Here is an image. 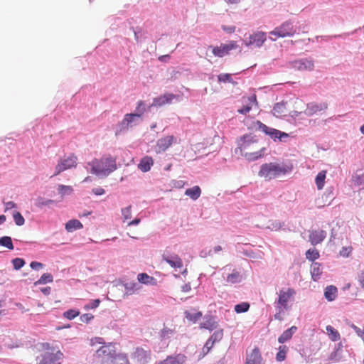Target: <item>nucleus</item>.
<instances>
[{
	"label": "nucleus",
	"instance_id": "f257e3e1",
	"mask_svg": "<svg viewBox=\"0 0 364 364\" xmlns=\"http://www.w3.org/2000/svg\"><path fill=\"white\" fill-rule=\"evenodd\" d=\"M238 148L248 161H255L264 155V147H262L258 139L252 134H245L238 142Z\"/></svg>",
	"mask_w": 364,
	"mask_h": 364
},
{
	"label": "nucleus",
	"instance_id": "f03ea898",
	"mask_svg": "<svg viewBox=\"0 0 364 364\" xmlns=\"http://www.w3.org/2000/svg\"><path fill=\"white\" fill-rule=\"evenodd\" d=\"M292 169L293 165L291 164H281L270 162L261 166L258 175L266 181H271L291 172Z\"/></svg>",
	"mask_w": 364,
	"mask_h": 364
},
{
	"label": "nucleus",
	"instance_id": "7ed1b4c3",
	"mask_svg": "<svg viewBox=\"0 0 364 364\" xmlns=\"http://www.w3.org/2000/svg\"><path fill=\"white\" fill-rule=\"evenodd\" d=\"M88 164L92 167L91 173L97 176H107L117 168L116 160L111 156L95 159Z\"/></svg>",
	"mask_w": 364,
	"mask_h": 364
},
{
	"label": "nucleus",
	"instance_id": "20e7f679",
	"mask_svg": "<svg viewBox=\"0 0 364 364\" xmlns=\"http://www.w3.org/2000/svg\"><path fill=\"white\" fill-rule=\"evenodd\" d=\"M296 33V28L290 21H285L280 26L277 27L269 33L274 37H271L272 41H276L279 38H285L293 36Z\"/></svg>",
	"mask_w": 364,
	"mask_h": 364
},
{
	"label": "nucleus",
	"instance_id": "39448f33",
	"mask_svg": "<svg viewBox=\"0 0 364 364\" xmlns=\"http://www.w3.org/2000/svg\"><path fill=\"white\" fill-rule=\"evenodd\" d=\"M116 355L115 347L112 343H105L96 350V356L101 360V364H109Z\"/></svg>",
	"mask_w": 364,
	"mask_h": 364
},
{
	"label": "nucleus",
	"instance_id": "423d86ee",
	"mask_svg": "<svg viewBox=\"0 0 364 364\" xmlns=\"http://www.w3.org/2000/svg\"><path fill=\"white\" fill-rule=\"evenodd\" d=\"M296 291L292 288L282 289L278 293L277 301L279 313L289 308L288 303L294 298Z\"/></svg>",
	"mask_w": 364,
	"mask_h": 364
},
{
	"label": "nucleus",
	"instance_id": "0eeeda50",
	"mask_svg": "<svg viewBox=\"0 0 364 364\" xmlns=\"http://www.w3.org/2000/svg\"><path fill=\"white\" fill-rule=\"evenodd\" d=\"M253 125L255 129L264 132L267 135L269 136L274 140L278 139L280 141H282L283 138H287L289 136L288 134L282 132L276 129L269 127L259 120L253 123Z\"/></svg>",
	"mask_w": 364,
	"mask_h": 364
},
{
	"label": "nucleus",
	"instance_id": "6e6552de",
	"mask_svg": "<svg viewBox=\"0 0 364 364\" xmlns=\"http://www.w3.org/2000/svg\"><path fill=\"white\" fill-rule=\"evenodd\" d=\"M64 354L60 350L54 352H46L37 357L38 364H61Z\"/></svg>",
	"mask_w": 364,
	"mask_h": 364
},
{
	"label": "nucleus",
	"instance_id": "1a4fd4ad",
	"mask_svg": "<svg viewBox=\"0 0 364 364\" xmlns=\"http://www.w3.org/2000/svg\"><path fill=\"white\" fill-rule=\"evenodd\" d=\"M77 156L72 154L67 158L60 159L55 166L54 176H57L61 172L74 168L77 166Z\"/></svg>",
	"mask_w": 364,
	"mask_h": 364
},
{
	"label": "nucleus",
	"instance_id": "9d476101",
	"mask_svg": "<svg viewBox=\"0 0 364 364\" xmlns=\"http://www.w3.org/2000/svg\"><path fill=\"white\" fill-rule=\"evenodd\" d=\"M237 42L231 41L228 43H221L219 46L213 47L212 51L215 56L223 58L228 55L232 50L237 49Z\"/></svg>",
	"mask_w": 364,
	"mask_h": 364
},
{
	"label": "nucleus",
	"instance_id": "9b49d317",
	"mask_svg": "<svg viewBox=\"0 0 364 364\" xmlns=\"http://www.w3.org/2000/svg\"><path fill=\"white\" fill-rule=\"evenodd\" d=\"M241 101L242 106L237 110V112L240 114H246L252 109L254 106L258 107L257 97L255 94L251 96H243L241 99Z\"/></svg>",
	"mask_w": 364,
	"mask_h": 364
},
{
	"label": "nucleus",
	"instance_id": "f8f14e48",
	"mask_svg": "<svg viewBox=\"0 0 364 364\" xmlns=\"http://www.w3.org/2000/svg\"><path fill=\"white\" fill-rule=\"evenodd\" d=\"M328 109V103L325 102H312L306 104L305 108V115L311 117L314 114L325 112Z\"/></svg>",
	"mask_w": 364,
	"mask_h": 364
},
{
	"label": "nucleus",
	"instance_id": "ddd939ff",
	"mask_svg": "<svg viewBox=\"0 0 364 364\" xmlns=\"http://www.w3.org/2000/svg\"><path fill=\"white\" fill-rule=\"evenodd\" d=\"M176 142V138L173 135H168L160 138L156 141V152L161 153L166 151L173 144Z\"/></svg>",
	"mask_w": 364,
	"mask_h": 364
},
{
	"label": "nucleus",
	"instance_id": "4468645a",
	"mask_svg": "<svg viewBox=\"0 0 364 364\" xmlns=\"http://www.w3.org/2000/svg\"><path fill=\"white\" fill-rule=\"evenodd\" d=\"M290 66L300 71L313 70L314 68V61L309 59H300L289 63Z\"/></svg>",
	"mask_w": 364,
	"mask_h": 364
},
{
	"label": "nucleus",
	"instance_id": "2eb2a0df",
	"mask_svg": "<svg viewBox=\"0 0 364 364\" xmlns=\"http://www.w3.org/2000/svg\"><path fill=\"white\" fill-rule=\"evenodd\" d=\"M266 41V34L264 32L258 31L252 35H250L248 40L245 41L247 46L254 45L257 47H261L264 42Z\"/></svg>",
	"mask_w": 364,
	"mask_h": 364
},
{
	"label": "nucleus",
	"instance_id": "dca6fc26",
	"mask_svg": "<svg viewBox=\"0 0 364 364\" xmlns=\"http://www.w3.org/2000/svg\"><path fill=\"white\" fill-rule=\"evenodd\" d=\"M306 105L303 100L296 99L291 106H289V115L292 117H297L302 113L305 114Z\"/></svg>",
	"mask_w": 364,
	"mask_h": 364
},
{
	"label": "nucleus",
	"instance_id": "f3484780",
	"mask_svg": "<svg viewBox=\"0 0 364 364\" xmlns=\"http://www.w3.org/2000/svg\"><path fill=\"white\" fill-rule=\"evenodd\" d=\"M132 357L137 363L146 364L151 358V352L142 348H136L135 351L132 353Z\"/></svg>",
	"mask_w": 364,
	"mask_h": 364
},
{
	"label": "nucleus",
	"instance_id": "a211bd4d",
	"mask_svg": "<svg viewBox=\"0 0 364 364\" xmlns=\"http://www.w3.org/2000/svg\"><path fill=\"white\" fill-rule=\"evenodd\" d=\"M176 98V96L172 93H165L163 95L154 98L153 102L150 107H161L167 104H171Z\"/></svg>",
	"mask_w": 364,
	"mask_h": 364
},
{
	"label": "nucleus",
	"instance_id": "6ab92c4d",
	"mask_svg": "<svg viewBox=\"0 0 364 364\" xmlns=\"http://www.w3.org/2000/svg\"><path fill=\"white\" fill-rule=\"evenodd\" d=\"M162 257L163 259L173 268L176 269H181L183 268L182 259L177 255L164 254ZM179 272H181V271L179 270ZM182 273H183V272H182Z\"/></svg>",
	"mask_w": 364,
	"mask_h": 364
},
{
	"label": "nucleus",
	"instance_id": "aec40b11",
	"mask_svg": "<svg viewBox=\"0 0 364 364\" xmlns=\"http://www.w3.org/2000/svg\"><path fill=\"white\" fill-rule=\"evenodd\" d=\"M246 364H262V358L257 347L246 354Z\"/></svg>",
	"mask_w": 364,
	"mask_h": 364
},
{
	"label": "nucleus",
	"instance_id": "412c9836",
	"mask_svg": "<svg viewBox=\"0 0 364 364\" xmlns=\"http://www.w3.org/2000/svg\"><path fill=\"white\" fill-rule=\"evenodd\" d=\"M272 114L276 117L280 118L289 115V108L287 102H278L274 105Z\"/></svg>",
	"mask_w": 364,
	"mask_h": 364
},
{
	"label": "nucleus",
	"instance_id": "4be33fe9",
	"mask_svg": "<svg viewBox=\"0 0 364 364\" xmlns=\"http://www.w3.org/2000/svg\"><path fill=\"white\" fill-rule=\"evenodd\" d=\"M326 237V232L323 230H311L309 233V241L313 245L321 243Z\"/></svg>",
	"mask_w": 364,
	"mask_h": 364
},
{
	"label": "nucleus",
	"instance_id": "5701e85b",
	"mask_svg": "<svg viewBox=\"0 0 364 364\" xmlns=\"http://www.w3.org/2000/svg\"><path fill=\"white\" fill-rule=\"evenodd\" d=\"M186 360V357L184 355L178 354L175 356H168L159 364H183Z\"/></svg>",
	"mask_w": 364,
	"mask_h": 364
},
{
	"label": "nucleus",
	"instance_id": "b1692460",
	"mask_svg": "<svg viewBox=\"0 0 364 364\" xmlns=\"http://www.w3.org/2000/svg\"><path fill=\"white\" fill-rule=\"evenodd\" d=\"M153 164V159L151 156H146L141 159L138 168L143 172H147L151 169Z\"/></svg>",
	"mask_w": 364,
	"mask_h": 364
},
{
	"label": "nucleus",
	"instance_id": "393cba45",
	"mask_svg": "<svg viewBox=\"0 0 364 364\" xmlns=\"http://www.w3.org/2000/svg\"><path fill=\"white\" fill-rule=\"evenodd\" d=\"M242 279V276L241 273L236 269H233V271L227 276L225 281L228 284H234L240 283Z\"/></svg>",
	"mask_w": 364,
	"mask_h": 364
},
{
	"label": "nucleus",
	"instance_id": "a878e982",
	"mask_svg": "<svg viewBox=\"0 0 364 364\" xmlns=\"http://www.w3.org/2000/svg\"><path fill=\"white\" fill-rule=\"evenodd\" d=\"M296 330H297V327L295 326H293L291 328L284 331L278 338L279 343H284L286 341L290 340L293 334L296 331Z\"/></svg>",
	"mask_w": 364,
	"mask_h": 364
},
{
	"label": "nucleus",
	"instance_id": "bb28decb",
	"mask_svg": "<svg viewBox=\"0 0 364 364\" xmlns=\"http://www.w3.org/2000/svg\"><path fill=\"white\" fill-rule=\"evenodd\" d=\"M311 274L314 281H318L322 274V267L318 262H314L311 265Z\"/></svg>",
	"mask_w": 364,
	"mask_h": 364
},
{
	"label": "nucleus",
	"instance_id": "cd10ccee",
	"mask_svg": "<svg viewBox=\"0 0 364 364\" xmlns=\"http://www.w3.org/2000/svg\"><path fill=\"white\" fill-rule=\"evenodd\" d=\"M201 194L200 188L198 186H195L191 188H188L185 191V195L190 197L192 200H197Z\"/></svg>",
	"mask_w": 364,
	"mask_h": 364
},
{
	"label": "nucleus",
	"instance_id": "c85d7f7f",
	"mask_svg": "<svg viewBox=\"0 0 364 364\" xmlns=\"http://www.w3.org/2000/svg\"><path fill=\"white\" fill-rule=\"evenodd\" d=\"M326 334L329 339L332 341H338L341 339V335L339 332L335 329L332 326L328 325L326 327Z\"/></svg>",
	"mask_w": 364,
	"mask_h": 364
},
{
	"label": "nucleus",
	"instance_id": "c756f323",
	"mask_svg": "<svg viewBox=\"0 0 364 364\" xmlns=\"http://www.w3.org/2000/svg\"><path fill=\"white\" fill-rule=\"evenodd\" d=\"M337 292H338V290L336 287L332 286V285L328 286L325 289V292H324L325 298L328 301H332L335 300V299L336 298Z\"/></svg>",
	"mask_w": 364,
	"mask_h": 364
},
{
	"label": "nucleus",
	"instance_id": "7c9ffc66",
	"mask_svg": "<svg viewBox=\"0 0 364 364\" xmlns=\"http://www.w3.org/2000/svg\"><path fill=\"white\" fill-rule=\"evenodd\" d=\"M137 279L140 283L144 284L155 285L156 284V279L148 275L146 273H140L137 276Z\"/></svg>",
	"mask_w": 364,
	"mask_h": 364
},
{
	"label": "nucleus",
	"instance_id": "2f4dec72",
	"mask_svg": "<svg viewBox=\"0 0 364 364\" xmlns=\"http://www.w3.org/2000/svg\"><path fill=\"white\" fill-rule=\"evenodd\" d=\"M82 227V224L75 219L70 220L65 224V229L68 232H73V230L81 229Z\"/></svg>",
	"mask_w": 364,
	"mask_h": 364
},
{
	"label": "nucleus",
	"instance_id": "473e14b6",
	"mask_svg": "<svg viewBox=\"0 0 364 364\" xmlns=\"http://www.w3.org/2000/svg\"><path fill=\"white\" fill-rule=\"evenodd\" d=\"M326 173V171H321L316 177L315 182L318 190L322 189L324 186Z\"/></svg>",
	"mask_w": 364,
	"mask_h": 364
},
{
	"label": "nucleus",
	"instance_id": "72a5a7b5",
	"mask_svg": "<svg viewBox=\"0 0 364 364\" xmlns=\"http://www.w3.org/2000/svg\"><path fill=\"white\" fill-rule=\"evenodd\" d=\"M58 191L60 196L63 198L65 196L72 194L73 192V188L70 186L59 185L58 186Z\"/></svg>",
	"mask_w": 364,
	"mask_h": 364
},
{
	"label": "nucleus",
	"instance_id": "f704fd0d",
	"mask_svg": "<svg viewBox=\"0 0 364 364\" xmlns=\"http://www.w3.org/2000/svg\"><path fill=\"white\" fill-rule=\"evenodd\" d=\"M279 351L277 353L276 359L279 362H282L286 359L288 348L286 346H280L278 348Z\"/></svg>",
	"mask_w": 364,
	"mask_h": 364
},
{
	"label": "nucleus",
	"instance_id": "c9c22d12",
	"mask_svg": "<svg viewBox=\"0 0 364 364\" xmlns=\"http://www.w3.org/2000/svg\"><path fill=\"white\" fill-rule=\"evenodd\" d=\"M138 116L134 113H130L125 114L123 120L122 121V126L128 127L130 124L134 122Z\"/></svg>",
	"mask_w": 364,
	"mask_h": 364
},
{
	"label": "nucleus",
	"instance_id": "e433bc0d",
	"mask_svg": "<svg viewBox=\"0 0 364 364\" xmlns=\"http://www.w3.org/2000/svg\"><path fill=\"white\" fill-rule=\"evenodd\" d=\"M0 245L5 247L10 250H14L12 240L9 236H4L0 238Z\"/></svg>",
	"mask_w": 364,
	"mask_h": 364
},
{
	"label": "nucleus",
	"instance_id": "4c0bfd02",
	"mask_svg": "<svg viewBox=\"0 0 364 364\" xmlns=\"http://www.w3.org/2000/svg\"><path fill=\"white\" fill-rule=\"evenodd\" d=\"M319 256L320 255L318 251L315 248L309 249L306 252V259L312 262L317 259Z\"/></svg>",
	"mask_w": 364,
	"mask_h": 364
},
{
	"label": "nucleus",
	"instance_id": "58836bf2",
	"mask_svg": "<svg viewBox=\"0 0 364 364\" xmlns=\"http://www.w3.org/2000/svg\"><path fill=\"white\" fill-rule=\"evenodd\" d=\"M53 282V276L50 274L45 273L40 279L35 282V285L43 284Z\"/></svg>",
	"mask_w": 364,
	"mask_h": 364
},
{
	"label": "nucleus",
	"instance_id": "ea45409f",
	"mask_svg": "<svg viewBox=\"0 0 364 364\" xmlns=\"http://www.w3.org/2000/svg\"><path fill=\"white\" fill-rule=\"evenodd\" d=\"M54 203L55 201L53 200L38 198L36 200V205L38 208H43L44 206H48Z\"/></svg>",
	"mask_w": 364,
	"mask_h": 364
},
{
	"label": "nucleus",
	"instance_id": "a19ab883",
	"mask_svg": "<svg viewBox=\"0 0 364 364\" xmlns=\"http://www.w3.org/2000/svg\"><path fill=\"white\" fill-rule=\"evenodd\" d=\"M109 364H129L128 359L122 355H117Z\"/></svg>",
	"mask_w": 364,
	"mask_h": 364
},
{
	"label": "nucleus",
	"instance_id": "79ce46f5",
	"mask_svg": "<svg viewBox=\"0 0 364 364\" xmlns=\"http://www.w3.org/2000/svg\"><path fill=\"white\" fill-rule=\"evenodd\" d=\"M217 327V323L212 318L208 319L206 321L200 323V328L213 330Z\"/></svg>",
	"mask_w": 364,
	"mask_h": 364
},
{
	"label": "nucleus",
	"instance_id": "37998d69",
	"mask_svg": "<svg viewBox=\"0 0 364 364\" xmlns=\"http://www.w3.org/2000/svg\"><path fill=\"white\" fill-rule=\"evenodd\" d=\"M250 304L247 302H242L235 306V311L237 314L244 313L248 311Z\"/></svg>",
	"mask_w": 364,
	"mask_h": 364
},
{
	"label": "nucleus",
	"instance_id": "c03bdc74",
	"mask_svg": "<svg viewBox=\"0 0 364 364\" xmlns=\"http://www.w3.org/2000/svg\"><path fill=\"white\" fill-rule=\"evenodd\" d=\"M185 316L188 321L195 323L202 316V314L200 311L196 313H191L188 311H186Z\"/></svg>",
	"mask_w": 364,
	"mask_h": 364
},
{
	"label": "nucleus",
	"instance_id": "a18cd8bd",
	"mask_svg": "<svg viewBox=\"0 0 364 364\" xmlns=\"http://www.w3.org/2000/svg\"><path fill=\"white\" fill-rule=\"evenodd\" d=\"M146 112L145 103L142 100H139L137 102V106L136 107V114L138 117H141L143 114Z\"/></svg>",
	"mask_w": 364,
	"mask_h": 364
},
{
	"label": "nucleus",
	"instance_id": "49530a36",
	"mask_svg": "<svg viewBox=\"0 0 364 364\" xmlns=\"http://www.w3.org/2000/svg\"><path fill=\"white\" fill-rule=\"evenodd\" d=\"M125 289L127 294H134L136 291L139 290V287L137 283L132 282L129 284H126Z\"/></svg>",
	"mask_w": 364,
	"mask_h": 364
},
{
	"label": "nucleus",
	"instance_id": "de8ad7c7",
	"mask_svg": "<svg viewBox=\"0 0 364 364\" xmlns=\"http://www.w3.org/2000/svg\"><path fill=\"white\" fill-rule=\"evenodd\" d=\"M13 218H14V222H15L16 225L21 226L25 223V220H24L23 217L18 211H15L13 213Z\"/></svg>",
	"mask_w": 364,
	"mask_h": 364
},
{
	"label": "nucleus",
	"instance_id": "09e8293b",
	"mask_svg": "<svg viewBox=\"0 0 364 364\" xmlns=\"http://www.w3.org/2000/svg\"><path fill=\"white\" fill-rule=\"evenodd\" d=\"M80 314V311H76L75 309H70L63 313V316L65 318L72 320L77 317Z\"/></svg>",
	"mask_w": 364,
	"mask_h": 364
},
{
	"label": "nucleus",
	"instance_id": "8fccbe9b",
	"mask_svg": "<svg viewBox=\"0 0 364 364\" xmlns=\"http://www.w3.org/2000/svg\"><path fill=\"white\" fill-rule=\"evenodd\" d=\"M223 337V331L219 330L213 333L210 336V340H212L213 343L218 342L222 340Z\"/></svg>",
	"mask_w": 364,
	"mask_h": 364
},
{
	"label": "nucleus",
	"instance_id": "3c124183",
	"mask_svg": "<svg viewBox=\"0 0 364 364\" xmlns=\"http://www.w3.org/2000/svg\"><path fill=\"white\" fill-rule=\"evenodd\" d=\"M14 268L16 270L20 269L24 264L25 261L21 258H15L11 261Z\"/></svg>",
	"mask_w": 364,
	"mask_h": 364
},
{
	"label": "nucleus",
	"instance_id": "603ef678",
	"mask_svg": "<svg viewBox=\"0 0 364 364\" xmlns=\"http://www.w3.org/2000/svg\"><path fill=\"white\" fill-rule=\"evenodd\" d=\"M122 213L124 220L130 219L132 218V206L129 205L123 208L122 210Z\"/></svg>",
	"mask_w": 364,
	"mask_h": 364
},
{
	"label": "nucleus",
	"instance_id": "864d4df0",
	"mask_svg": "<svg viewBox=\"0 0 364 364\" xmlns=\"http://www.w3.org/2000/svg\"><path fill=\"white\" fill-rule=\"evenodd\" d=\"M105 341L101 337H95V338H91L90 340V345L92 346H96L97 345H99V344H105Z\"/></svg>",
	"mask_w": 364,
	"mask_h": 364
},
{
	"label": "nucleus",
	"instance_id": "5fc2aeb1",
	"mask_svg": "<svg viewBox=\"0 0 364 364\" xmlns=\"http://www.w3.org/2000/svg\"><path fill=\"white\" fill-rule=\"evenodd\" d=\"M352 252V247H343L341 250L340 251V255L344 257H347L350 255V252Z\"/></svg>",
	"mask_w": 364,
	"mask_h": 364
},
{
	"label": "nucleus",
	"instance_id": "6e6d98bb",
	"mask_svg": "<svg viewBox=\"0 0 364 364\" xmlns=\"http://www.w3.org/2000/svg\"><path fill=\"white\" fill-rule=\"evenodd\" d=\"M219 82H230L232 80L231 75L230 74H220L218 76Z\"/></svg>",
	"mask_w": 364,
	"mask_h": 364
},
{
	"label": "nucleus",
	"instance_id": "4d7b16f0",
	"mask_svg": "<svg viewBox=\"0 0 364 364\" xmlns=\"http://www.w3.org/2000/svg\"><path fill=\"white\" fill-rule=\"evenodd\" d=\"M353 182L358 186L364 183V174L355 176L353 177Z\"/></svg>",
	"mask_w": 364,
	"mask_h": 364
},
{
	"label": "nucleus",
	"instance_id": "13d9d810",
	"mask_svg": "<svg viewBox=\"0 0 364 364\" xmlns=\"http://www.w3.org/2000/svg\"><path fill=\"white\" fill-rule=\"evenodd\" d=\"M351 328L354 329L357 335L360 337L364 341V330L360 329V328L357 327L354 324L351 325Z\"/></svg>",
	"mask_w": 364,
	"mask_h": 364
},
{
	"label": "nucleus",
	"instance_id": "bf43d9fd",
	"mask_svg": "<svg viewBox=\"0 0 364 364\" xmlns=\"http://www.w3.org/2000/svg\"><path fill=\"white\" fill-rule=\"evenodd\" d=\"M94 316L91 314H84L80 316V321L82 322L88 323L90 321Z\"/></svg>",
	"mask_w": 364,
	"mask_h": 364
},
{
	"label": "nucleus",
	"instance_id": "052dcab7",
	"mask_svg": "<svg viewBox=\"0 0 364 364\" xmlns=\"http://www.w3.org/2000/svg\"><path fill=\"white\" fill-rule=\"evenodd\" d=\"M173 330L165 328H164V329L161 331V336H162L163 338H165L168 337V336H169V335L172 334V333H173Z\"/></svg>",
	"mask_w": 364,
	"mask_h": 364
},
{
	"label": "nucleus",
	"instance_id": "680f3d73",
	"mask_svg": "<svg viewBox=\"0 0 364 364\" xmlns=\"http://www.w3.org/2000/svg\"><path fill=\"white\" fill-rule=\"evenodd\" d=\"M222 28L228 33H232L235 31V27L233 26H223Z\"/></svg>",
	"mask_w": 364,
	"mask_h": 364
},
{
	"label": "nucleus",
	"instance_id": "e2e57ef3",
	"mask_svg": "<svg viewBox=\"0 0 364 364\" xmlns=\"http://www.w3.org/2000/svg\"><path fill=\"white\" fill-rule=\"evenodd\" d=\"M30 266L33 269H38L43 267V264L38 262H32Z\"/></svg>",
	"mask_w": 364,
	"mask_h": 364
},
{
	"label": "nucleus",
	"instance_id": "0e129e2a",
	"mask_svg": "<svg viewBox=\"0 0 364 364\" xmlns=\"http://www.w3.org/2000/svg\"><path fill=\"white\" fill-rule=\"evenodd\" d=\"M41 346L43 350H48V352H50L49 350H52V352H53L54 350V349L52 348L49 343H43L41 344Z\"/></svg>",
	"mask_w": 364,
	"mask_h": 364
},
{
	"label": "nucleus",
	"instance_id": "69168bd1",
	"mask_svg": "<svg viewBox=\"0 0 364 364\" xmlns=\"http://www.w3.org/2000/svg\"><path fill=\"white\" fill-rule=\"evenodd\" d=\"M16 207V204L13 201H9L5 204L6 210L14 208Z\"/></svg>",
	"mask_w": 364,
	"mask_h": 364
},
{
	"label": "nucleus",
	"instance_id": "338daca9",
	"mask_svg": "<svg viewBox=\"0 0 364 364\" xmlns=\"http://www.w3.org/2000/svg\"><path fill=\"white\" fill-rule=\"evenodd\" d=\"M100 303V299L92 300L90 303L89 308H91V309L97 308L99 306Z\"/></svg>",
	"mask_w": 364,
	"mask_h": 364
},
{
	"label": "nucleus",
	"instance_id": "774afa93",
	"mask_svg": "<svg viewBox=\"0 0 364 364\" xmlns=\"http://www.w3.org/2000/svg\"><path fill=\"white\" fill-rule=\"evenodd\" d=\"M359 282L361 287L364 289V270L361 272L359 277Z\"/></svg>",
	"mask_w": 364,
	"mask_h": 364
}]
</instances>
